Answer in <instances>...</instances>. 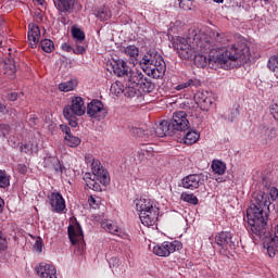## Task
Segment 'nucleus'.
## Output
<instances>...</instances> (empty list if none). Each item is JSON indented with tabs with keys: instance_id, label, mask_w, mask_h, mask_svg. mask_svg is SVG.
Returning a JSON list of instances; mask_svg holds the SVG:
<instances>
[{
	"instance_id": "f257e3e1",
	"label": "nucleus",
	"mask_w": 278,
	"mask_h": 278,
	"mask_svg": "<svg viewBox=\"0 0 278 278\" xmlns=\"http://www.w3.org/2000/svg\"><path fill=\"white\" fill-rule=\"evenodd\" d=\"M229 42L226 34L212 33V37L205 35H192L187 38L177 37L173 47L180 58L188 60L194 53H210V62H216L224 71L236 66L233 62H247L249 60V47L245 43L225 46Z\"/></svg>"
},
{
	"instance_id": "f03ea898",
	"label": "nucleus",
	"mask_w": 278,
	"mask_h": 278,
	"mask_svg": "<svg viewBox=\"0 0 278 278\" xmlns=\"http://www.w3.org/2000/svg\"><path fill=\"white\" fill-rule=\"evenodd\" d=\"M263 191L254 192L251 205L247 210L245 228L252 238H262L266 233V225L268 223L267 210L270 207L271 201H278V189L273 187L269 177H263Z\"/></svg>"
},
{
	"instance_id": "7ed1b4c3",
	"label": "nucleus",
	"mask_w": 278,
	"mask_h": 278,
	"mask_svg": "<svg viewBox=\"0 0 278 278\" xmlns=\"http://www.w3.org/2000/svg\"><path fill=\"white\" fill-rule=\"evenodd\" d=\"M139 64L149 77L161 79L166 74V62L157 50H149L139 61Z\"/></svg>"
},
{
	"instance_id": "20e7f679",
	"label": "nucleus",
	"mask_w": 278,
	"mask_h": 278,
	"mask_svg": "<svg viewBox=\"0 0 278 278\" xmlns=\"http://www.w3.org/2000/svg\"><path fill=\"white\" fill-rule=\"evenodd\" d=\"M139 218L146 227H153L160 216V206L157 201L149 198H140L134 201Z\"/></svg>"
},
{
	"instance_id": "39448f33",
	"label": "nucleus",
	"mask_w": 278,
	"mask_h": 278,
	"mask_svg": "<svg viewBox=\"0 0 278 278\" xmlns=\"http://www.w3.org/2000/svg\"><path fill=\"white\" fill-rule=\"evenodd\" d=\"M132 136L137 138H164V136H174L177 134V130H173L170 126V122L163 121L159 125L154 126H143V127H135L130 130Z\"/></svg>"
},
{
	"instance_id": "423d86ee",
	"label": "nucleus",
	"mask_w": 278,
	"mask_h": 278,
	"mask_svg": "<svg viewBox=\"0 0 278 278\" xmlns=\"http://www.w3.org/2000/svg\"><path fill=\"white\" fill-rule=\"evenodd\" d=\"M91 170H92L93 178L91 174L85 175L86 186L90 190H94V192H101L100 184H102V186L110 185V173H108V169H104L101 166V161L96 159L92 160Z\"/></svg>"
},
{
	"instance_id": "0eeeda50",
	"label": "nucleus",
	"mask_w": 278,
	"mask_h": 278,
	"mask_svg": "<svg viewBox=\"0 0 278 278\" xmlns=\"http://www.w3.org/2000/svg\"><path fill=\"white\" fill-rule=\"evenodd\" d=\"M149 249L159 257H168L175 251H181V242L179 241H164L161 244L149 245Z\"/></svg>"
},
{
	"instance_id": "6e6552de",
	"label": "nucleus",
	"mask_w": 278,
	"mask_h": 278,
	"mask_svg": "<svg viewBox=\"0 0 278 278\" xmlns=\"http://www.w3.org/2000/svg\"><path fill=\"white\" fill-rule=\"evenodd\" d=\"M67 236L74 247L78 245L79 249H84V247H86V241H84V230L81 229V225H79L77 219L70 224L67 228Z\"/></svg>"
},
{
	"instance_id": "1a4fd4ad",
	"label": "nucleus",
	"mask_w": 278,
	"mask_h": 278,
	"mask_svg": "<svg viewBox=\"0 0 278 278\" xmlns=\"http://www.w3.org/2000/svg\"><path fill=\"white\" fill-rule=\"evenodd\" d=\"M215 242L217 247H220V255H228L229 249H236V241H233V236L230 231H222L215 236Z\"/></svg>"
},
{
	"instance_id": "9d476101",
	"label": "nucleus",
	"mask_w": 278,
	"mask_h": 278,
	"mask_svg": "<svg viewBox=\"0 0 278 278\" xmlns=\"http://www.w3.org/2000/svg\"><path fill=\"white\" fill-rule=\"evenodd\" d=\"M207 179V174H190L181 179V186L187 190H197L198 188H201Z\"/></svg>"
},
{
	"instance_id": "9b49d317",
	"label": "nucleus",
	"mask_w": 278,
	"mask_h": 278,
	"mask_svg": "<svg viewBox=\"0 0 278 278\" xmlns=\"http://www.w3.org/2000/svg\"><path fill=\"white\" fill-rule=\"evenodd\" d=\"M48 203L54 214H64L66 211V200L60 191H52L47 195Z\"/></svg>"
},
{
	"instance_id": "f8f14e48",
	"label": "nucleus",
	"mask_w": 278,
	"mask_h": 278,
	"mask_svg": "<svg viewBox=\"0 0 278 278\" xmlns=\"http://www.w3.org/2000/svg\"><path fill=\"white\" fill-rule=\"evenodd\" d=\"M169 126L172 131H186L190 127V122L188 121V114L184 111H178L173 114V118L169 121Z\"/></svg>"
},
{
	"instance_id": "ddd939ff",
	"label": "nucleus",
	"mask_w": 278,
	"mask_h": 278,
	"mask_svg": "<svg viewBox=\"0 0 278 278\" xmlns=\"http://www.w3.org/2000/svg\"><path fill=\"white\" fill-rule=\"evenodd\" d=\"M63 114L71 117V114L74 116H84L86 114V104L84 103V98L74 97L72 99V105H66L63 109Z\"/></svg>"
},
{
	"instance_id": "4468645a",
	"label": "nucleus",
	"mask_w": 278,
	"mask_h": 278,
	"mask_svg": "<svg viewBox=\"0 0 278 278\" xmlns=\"http://www.w3.org/2000/svg\"><path fill=\"white\" fill-rule=\"evenodd\" d=\"M87 114L90 118H97V121H103L108 116V110L103 106V102L100 100H92L87 105Z\"/></svg>"
},
{
	"instance_id": "2eb2a0df",
	"label": "nucleus",
	"mask_w": 278,
	"mask_h": 278,
	"mask_svg": "<svg viewBox=\"0 0 278 278\" xmlns=\"http://www.w3.org/2000/svg\"><path fill=\"white\" fill-rule=\"evenodd\" d=\"M36 273L40 278H58V269L52 264L40 263L36 267Z\"/></svg>"
},
{
	"instance_id": "dca6fc26",
	"label": "nucleus",
	"mask_w": 278,
	"mask_h": 278,
	"mask_svg": "<svg viewBox=\"0 0 278 278\" xmlns=\"http://www.w3.org/2000/svg\"><path fill=\"white\" fill-rule=\"evenodd\" d=\"M111 65L114 75H117V77H124V79H126L127 75H129V71L131 70L124 60L113 61Z\"/></svg>"
},
{
	"instance_id": "f3484780",
	"label": "nucleus",
	"mask_w": 278,
	"mask_h": 278,
	"mask_svg": "<svg viewBox=\"0 0 278 278\" xmlns=\"http://www.w3.org/2000/svg\"><path fill=\"white\" fill-rule=\"evenodd\" d=\"M54 7L61 14H71L75 8L76 0H53Z\"/></svg>"
},
{
	"instance_id": "a211bd4d",
	"label": "nucleus",
	"mask_w": 278,
	"mask_h": 278,
	"mask_svg": "<svg viewBox=\"0 0 278 278\" xmlns=\"http://www.w3.org/2000/svg\"><path fill=\"white\" fill-rule=\"evenodd\" d=\"M28 40L30 42L31 49H36L38 42L40 41V27H38V25H28Z\"/></svg>"
},
{
	"instance_id": "6ab92c4d",
	"label": "nucleus",
	"mask_w": 278,
	"mask_h": 278,
	"mask_svg": "<svg viewBox=\"0 0 278 278\" xmlns=\"http://www.w3.org/2000/svg\"><path fill=\"white\" fill-rule=\"evenodd\" d=\"M43 164L47 168H53L55 173H59V175H62L64 173V165L60 162V159L58 156H46Z\"/></svg>"
},
{
	"instance_id": "aec40b11",
	"label": "nucleus",
	"mask_w": 278,
	"mask_h": 278,
	"mask_svg": "<svg viewBox=\"0 0 278 278\" xmlns=\"http://www.w3.org/2000/svg\"><path fill=\"white\" fill-rule=\"evenodd\" d=\"M143 77H144V74H142V71L138 68H130V71L128 72V75L125 78V81L130 84V86H139Z\"/></svg>"
},
{
	"instance_id": "412c9836",
	"label": "nucleus",
	"mask_w": 278,
	"mask_h": 278,
	"mask_svg": "<svg viewBox=\"0 0 278 278\" xmlns=\"http://www.w3.org/2000/svg\"><path fill=\"white\" fill-rule=\"evenodd\" d=\"M205 55H208V64H217V66L223 68L217 62L210 61V53L207 52H193L192 56H194V63L197 64V66H200L201 68L207 66V56Z\"/></svg>"
},
{
	"instance_id": "4be33fe9",
	"label": "nucleus",
	"mask_w": 278,
	"mask_h": 278,
	"mask_svg": "<svg viewBox=\"0 0 278 278\" xmlns=\"http://www.w3.org/2000/svg\"><path fill=\"white\" fill-rule=\"evenodd\" d=\"M102 229H105L108 233H112V236H121L123 233V229L118 227V224L114 220H104L101 223Z\"/></svg>"
},
{
	"instance_id": "5701e85b",
	"label": "nucleus",
	"mask_w": 278,
	"mask_h": 278,
	"mask_svg": "<svg viewBox=\"0 0 278 278\" xmlns=\"http://www.w3.org/2000/svg\"><path fill=\"white\" fill-rule=\"evenodd\" d=\"M109 266L113 273V275L121 276L125 273V264L118 257H112L109 261Z\"/></svg>"
},
{
	"instance_id": "b1692460",
	"label": "nucleus",
	"mask_w": 278,
	"mask_h": 278,
	"mask_svg": "<svg viewBox=\"0 0 278 278\" xmlns=\"http://www.w3.org/2000/svg\"><path fill=\"white\" fill-rule=\"evenodd\" d=\"M123 53H125L127 58H130V60H138V56L140 55V49L135 45H129L124 48Z\"/></svg>"
},
{
	"instance_id": "393cba45",
	"label": "nucleus",
	"mask_w": 278,
	"mask_h": 278,
	"mask_svg": "<svg viewBox=\"0 0 278 278\" xmlns=\"http://www.w3.org/2000/svg\"><path fill=\"white\" fill-rule=\"evenodd\" d=\"M151 157H153V148L150 146H146L137 154L139 162H146V160H151Z\"/></svg>"
},
{
	"instance_id": "a878e982",
	"label": "nucleus",
	"mask_w": 278,
	"mask_h": 278,
	"mask_svg": "<svg viewBox=\"0 0 278 278\" xmlns=\"http://www.w3.org/2000/svg\"><path fill=\"white\" fill-rule=\"evenodd\" d=\"M211 168L215 175H225V170H227V164L219 160H214L212 162Z\"/></svg>"
},
{
	"instance_id": "bb28decb",
	"label": "nucleus",
	"mask_w": 278,
	"mask_h": 278,
	"mask_svg": "<svg viewBox=\"0 0 278 278\" xmlns=\"http://www.w3.org/2000/svg\"><path fill=\"white\" fill-rule=\"evenodd\" d=\"M199 138H201V135L197 130H189L184 137V142L188 146L194 144L199 142Z\"/></svg>"
},
{
	"instance_id": "cd10ccee",
	"label": "nucleus",
	"mask_w": 278,
	"mask_h": 278,
	"mask_svg": "<svg viewBox=\"0 0 278 278\" xmlns=\"http://www.w3.org/2000/svg\"><path fill=\"white\" fill-rule=\"evenodd\" d=\"M96 16L99 21H110L112 18V11L108 7H102L97 10Z\"/></svg>"
},
{
	"instance_id": "c85d7f7f",
	"label": "nucleus",
	"mask_w": 278,
	"mask_h": 278,
	"mask_svg": "<svg viewBox=\"0 0 278 278\" xmlns=\"http://www.w3.org/2000/svg\"><path fill=\"white\" fill-rule=\"evenodd\" d=\"M75 88H77L76 79H71L68 81L59 84V90L61 92H71V90H75Z\"/></svg>"
},
{
	"instance_id": "c756f323",
	"label": "nucleus",
	"mask_w": 278,
	"mask_h": 278,
	"mask_svg": "<svg viewBox=\"0 0 278 278\" xmlns=\"http://www.w3.org/2000/svg\"><path fill=\"white\" fill-rule=\"evenodd\" d=\"M64 142L66 147H71L72 149H75L76 147H79V144H81V139H79V137L73 136L72 134L64 137Z\"/></svg>"
},
{
	"instance_id": "7c9ffc66",
	"label": "nucleus",
	"mask_w": 278,
	"mask_h": 278,
	"mask_svg": "<svg viewBox=\"0 0 278 278\" xmlns=\"http://www.w3.org/2000/svg\"><path fill=\"white\" fill-rule=\"evenodd\" d=\"M138 88L140 90H142V92H152L153 88H154V85H153V83L151 81L150 78H147V77L143 76V79L138 85Z\"/></svg>"
},
{
	"instance_id": "2f4dec72",
	"label": "nucleus",
	"mask_w": 278,
	"mask_h": 278,
	"mask_svg": "<svg viewBox=\"0 0 278 278\" xmlns=\"http://www.w3.org/2000/svg\"><path fill=\"white\" fill-rule=\"evenodd\" d=\"M267 67L269 68V71H271V73H274L275 77H277L278 79V54L269 58Z\"/></svg>"
},
{
	"instance_id": "473e14b6",
	"label": "nucleus",
	"mask_w": 278,
	"mask_h": 278,
	"mask_svg": "<svg viewBox=\"0 0 278 278\" xmlns=\"http://www.w3.org/2000/svg\"><path fill=\"white\" fill-rule=\"evenodd\" d=\"M136 94H138V85H130V83H126V86L124 87V96L131 99L136 97Z\"/></svg>"
},
{
	"instance_id": "72a5a7b5",
	"label": "nucleus",
	"mask_w": 278,
	"mask_h": 278,
	"mask_svg": "<svg viewBox=\"0 0 278 278\" xmlns=\"http://www.w3.org/2000/svg\"><path fill=\"white\" fill-rule=\"evenodd\" d=\"M181 201H185V203H190L191 205H199V198L194 195L193 193L184 192L180 195Z\"/></svg>"
},
{
	"instance_id": "f704fd0d",
	"label": "nucleus",
	"mask_w": 278,
	"mask_h": 278,
	"mask_svg": "<svg viewBox=\"0 0 278 278\" xmlns=\"http://www.w3.org/2000/svg\"><path fill=\"white\" fill-rule=\"evenodd\" d=\"M72 36L76 42H84V40H86V34L75 26L72 27Z\"/></svg>"
},
{
	"instance_id": "c9c22d12",
	"label": "nucleus",
	"mask_w": 278,
	"mask_h": 278,
	"mask_svg": "<svg viewBox=\"0 0 278 278\" xmlns=\"http://www.w3.org/2000/svg\"><path fill=\"white\" fill-rule=\"evenodd\" d=\"M20 151L21 153H26L27 155L31 153H36V151H38V144H34V143L22 144L20 147Z\"/></svg>"
},
{
	"instance_id": "e433bc0d",
	"label": "nucleus",
	"mask_w": 278,
	"mask_h": 278,
	"mask_svg": "<svg viewBox=\"0 0 278 278\" xmlns=\"http://www.w3.org/2000/svg\"><path fill=\"white\" fill-rule=\"evenodd\" d=\"M41 45V49L42 51H45V53H51V51H53L55 49V45L53 43V41L51 39H43L40 42Z\"/></svg>"
},
{
	"instance_id": "4c0bfd02",
	"label": "nucleus",
	"mask_w": 278,
	"mask_h": 278,
	"mask_svg": "<svg viewBox=\"0 0 278 278\" xmlns=\"http://www.w3.org/2000/svg\"><path fill=\"white\" fill-rule=\"evenodd\" d=\"M111 92L112 94H115L118 97V94H124L125 92V86L121 81H116L111 85Z\"/></svg>"
},
{
	"instance_id": "58836bf2",
	"label": "nucleus",
	"mask_w": 278,
	"mask_h": 278,
	"mask_svg": "<svg viewBox=\"0 0 278 278\" xmlns=\"http://www.w3.org/2000/svg\"><path fill=\"white\" fill-rule=\"evenodd\" d=\"M10 186V176L5 172L0 170V188H8Z\"/></svg>"
},
{
	"instance_id": "ea45409f",
	"label": "nucleus",
	"mask_w": 278,
	"mask_h": 278,
	"mask_svg": "<svg viewBox=\"0 0 278 278\" xmlns=\"http://www.w3.org/2000/svg\"><path fill=\"white\" fill-rule=\"evenodd\" d=\"M12 134V129L8 124H0V138H8Z\"/></svg>"
},
{
	"instance_id": "a19ab883",
	"label": "nucleus",
	"mask_w": 278,
	"mask_h": 278,
	"mask_svg": "<svg viewBox=\"0 0 278 278\" xmlns=\"http://www.w3.org/2000/svg\"><path fill=\"white\" fill-rule=\"evenodd\" d=\"M186 81L189 88H199L201 86V80L197 77L188 78Z\"/></svg>"
},
{
	"instance_id": "79ce46f5",
	"label": "nucleus",
	"mask_w": 278,
	"mask_h": 278,
	"mask_svg": "<svg viewBox=\"0 0 278 278\" xmlns=\"http://www.w3.org/2000/svg\"><path fill=\"white\" fill-rule=\"evenodd\" d=\"M195 99H198L200 103H211V101L207 99V91H199L195 94Z\"/></svg>"
},
{
	"instance_id": "37998d69",
	"label": "nucleus",
	"mask_w": 278,
	"mask_h": 278,
	"mask_svg": "<svg viewBox=\"0 0 278 278\" xmlns=\"http://www.w3.org/2000/svg\"><path fill=\"white\" fill-rule=\"evenodd\" d=\"M63 115H64V118H66V121H68V124L72 126V127H77V125H78V123H77V116H79V115H73V114H71V116L68 117L67 115H66V113H63Z\"/></svg>"
},
{
	"instance_id": "c03bdc74",
	"label": "nucleus",
	"mask_w": 278,
	"mask_h": 278,
	"mask_svg": "<svg viewBox=\"0 0 278 278\" xmlns=\"http://www.w3.org/2000/svg\"><path fill=\"white\" fill-rule=\"evenodd\" d=\"M179 8H181V10H192L191 0H180Z\"/></svg>"
},
{
	"instance_id": "a18cd8bd",
	"label": "nucleus",
	"mask_w": 278,
	"mask_h": 278,
	"mask_svg": "<svg viewBox=\"0 0 278 278\" xmlns=\"http://www.w3.org/2000/svg\"><path fill=\"white\" fill-rule=\"evenodd\" d=\"M73 53H75V55H84V53H86V46L76 45V47L73 48Z\"/></svg>"
},
{
	"instance_id": "49530a36",
	"label": "nucleus",
	"mask_w": 278,
	"mask_h": 278,
	"mask_svg": "<svg viewBox=\"0 0 278 278\" xmlns=\"http://www.w3.org/2000/svg\"><path fill=\"white\" fill-rule=\"evenodd\" d=\"M88 203L92 210H98L99 208V199L93 198L92 195L89 197Z\"/></svg>"
},
{
	"instance_id": "de8ad7c7",
	"label": "nucleus",
	"mask_w": 278,
	"mask_h": 278,
	"mask_svg": "<svg viewBox=\"0 0 278 278\" xmlns=\"http://www.w3.org/2000/svg\"><path fill=\"white\" fill-rule=\"evenodd\" d=\"M8 142H9V144H10V147H12V149H16V148L18 147V144H20L18 138H16V137H14V136L9 137V138H8Z\"/></svg>"
},
{
	"instance_id": "09e8293b",
	"label": "nucleus",
	"mask_w": 278,
	"mask_h": 278,
	"mask_svg": "<svg viewBox=\"0 0 278 278\" xmlns=\"http://www.w3.org/2000/svg\"><path fill=\"white\" fill-rule=\"evenodd\" d=\"M8 249V240L3 237V232L0 231V251Z\"/></svg>"
},
{
	"instance_id": "8fccbe9b",
	"label": "nucleus",
	"mask_w": 278,
	"mask_h": 278,
	"mask_svg": "<svg viewBox=\"0 0 278 278\" xmlns=\"http://www.w3.org/2000/svg\"><path fill=\"white\" fill-rule=\"evenodd\" d=\"M60 129L61 131H63V134H65V136H71V127H68V125L65 124H61L60 125Z\"/></svg>"
},
{
	"instance_id": "3c124183",
	"label": "nucleus",
	"mask_w": 278,
	"mask_h": 278,
	"mask_svg": "<svg viewBox=\"0 0 278 278\" xmlns=\"http://www.w3.org/2000/svg\"><path fill=\"white\" fill-rule=\"evenodd\" d=\"M240 116V111L238 109L233 110L230 114L229 121L233 123Z\"/></svg>"
},
{
	"instance_id": "603ef678",
	"label": "nucleus",
	"mask_w": 278,
	"mask_h": 278,
	"mask_svg": "<svg viewBox=\"0 0 278 278\" xmlns=\"http://www.w3.org/2000/svg\"><path fill=\"white\" fill-rule=\"evenodd\" d=\"M42 241L37 240L34 244V249L37 251V253H42Z\"/></svg>"
},
{
	"instance_id": "864d4df0",
	"label": "nucleus",
	"mask_w": 278,
	"mask_h": 278,
	"mask_svg": "<svg viewBox=\"0 0 278 278\" xmlns=\"http://www.w3.org/2000/svg\"><path fill=\"white\" fill-rule=\"evenodd\" d=\"M190 87H188V83L185 81V83H180L178 84L176 87H175V90H178V91H181V90H186Z\"/></svg>"
},
{
	"instance_id": "5fc2aeb1",
	"label": "nucleus",
	"mask_w": 278,
	"mask_h": 278,
	"mask_svg": "<svg viewBox=\"0 0 278 278\" xmlns=\"http://www.w3.org/2000/svg\"><path fill=\"white\" fill-rule=\"evenodd\" d=\"M7 99H8L9 101H16V100L18 99V93H16V92L8 93V94H7Z\"/></svg>"
},
{
	"instance_id": "6e6d98bb",
	"label": "nucleus",
	"mask_w": 278,
	"mask_h": 278,
	"mask_svg": "<svg viewBox=\"0 0 278 278\" xmlns=\"http://www.w3.org/2000/svg\"><path fill=\"white\" fill-rule=\"evenodd\" d=\"M271 114H273L275 121H278V104H274L271 106Z\"/></svg>"
},
{
	"instance_id": "4d7b16f0",
	"label": "nucleus",
	"mask_w": 278,
	"mask_h": 278,
	"mask_svg": "<svg viewBox=\"0 0 278 278\" xmlns=\"http://www.w3.org/2000/svg\"><path fill=\"white\" fill-rule=\"evenodd\" d=\"M17 170H18V173H21L22 175H25V173H27V165H25V164H18V165H17Z\"/></svg>"
},
{
	"instance_id": "13d9d810",
	"label": "nucleus",
	"mask_w": 278,
	"mask_h": 278,
	"mask_svg": "<svg viewBox=\"0 0 278 278\" xmlns=\"http://www.w3.org/2000/svg\"><path fill=\"white\" fill-rule=\"evenodd\" d=\"M62 50L66 51L67 53H71L73 51V47H71V45H68V43H63Z\"/></svg>"
},
{
	"instance_id": "bf43d9fd",
	"label": "nucleus",
	"mask_w": 278,
	"mask_h": 278,
	"mask_svg": "<svg viewBox=\"0 0 278 278\" xmlns=\"http://www.w3.org/2000/svg\"><path fill=\"white\" fill-rule=\"evenodd\" d=\"M8 112L5 104L0 103V114H8Z\"/></svg>"
},
{
	"instance_id": "052dcab7",
	"label": "nucleus",
	"mask_w": 278,
	"mask_h": 278,
	"mask_svg": "<svg viewBox=\"0 0 278 278\" xmlns=\"http://www.w3.org/2000/svg\"><path fill=\"white\" fill-rule=\"evenodd\" d=\"M3 207H5V201L0 197V214L3 212Z\"/></svg>"
},
{
	"instance_id": "680f3d73",
	"label": "nucleus",
	"mask_w": 278,
	"mask_h": 278,
	"mask_svg": "<svg viewBox=\"0 0 278 278\" xmlns=\"http://www.w3.org/2000/svg\"><path fill=\"white\" fill-rule=\"evenodd\" d=\"M9 68L11 71V73H15L16 72V64H14V63L10 64Z\"/></svg>"
},
{
	"instance_id": "e2e57ef3",
	"label": "nucleus",
	"mask_w": 278,
	"mask_h": 278,
	"mask_svg": "<svg viewBox=\"0 0 278 278\" xmlns=\"http://www.w3.org/2000/svg\"><path fill=\"white\" fill-rule=\"evenodd\" d=\"M261 131H264L265 134H270L271 130L268 128H262Z\"/></svg>"
},
{
	"instance_id": "0e129e2a",
	"label": "nucleus",
	"mask_w": 278,
	"mask_h": 278,
	"mask_svg": "<svg viewBox=\"0 0 278 278\" xmlns=\"http://www.w3.org/2000/svg\"><path fill=\"white\" fill-rule=\"evenodd\" d=\"M39 5H45V0H35Z\"/></svg>"
},
{
	"instance_id": "69168bd1",
	"label": "nucleus",
	"mask_w": 278,
	"mask_h": 278,
	"mask_svg": "<svg viewBox=\"0 0 278 278\" xmlns=\"http://www.w3.org/2000/svg\"><path fill=\"white\" fill-rule=\"evenodd\" d=\"M2 29H3V22L0 20V36L2 34Z\"/></svg>"
},
{
	"instance_id": "338daca9",
	"label": "nucleus",
	"mask_w": 278,
	"mask_h": 278,
	"mask_svg": "<svg viewBox=\"0 0 278 278\" xmlns=\"http://www.w3.org/2000/svg\"><path fill=\"white\" fill-rule=\"evenodd\" d=\"M214 1V3H223V1H225V0H213Z\"/></svg>"
},
{
	"instance_id": "774afa93",
	"label": "nucleus",
	"mask_w": 278,
	"mask_h": 278,
	"mask_svg": "<svg viewBox=\"0 0 278 278\" xmlns=\"http://www.w3.org/2000/svg\"><path fill=\"white\" fill-rule=\"evenodd\" d=\"M265 2L268 1V0H264Z\"/></svg>"
}]
</instances>
